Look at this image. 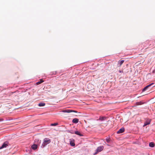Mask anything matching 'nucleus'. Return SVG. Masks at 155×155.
I'll use <instances>...</instances> for the list:
<instances>
[{
  "mask_svg": "<svg viewBox=\"0 0 155 155\" xmlns=\"http://www.w3.org/2000/svg\"><path fill=\"white\" fill-rule=\"evenodd\" d=\"M107 118L105 117L100 116L99 119H97V124L99 125L103 124L104 121L106 120Z\"/></svg>",
  "mask_w": 155,
  "mask_h": 155,
  "instance_id": "nucleus-1",
  "label": "nucleus"
},
{
  "mask_svg": "<svg viewBox=\"0 0 155 155\" xmlns=\"http://www.w3.org/2000/svg\"><path fill=\"white\" fill-rule=\"evenodd\" d=\"M43 141L42 145V147H44L46 145L50 143L51 142V140L47 138H45L44 139Z\"/></svg>",
  "mask_w": 155,
  "mask_h": 155,
  "instance_id": "nucleus-2",
  "label": "nucleus"
},
{
  "mask_svg": "<svg viewBox=\"0 0 155 155\" xmlns=\"http://www.w3.org/2000/svg\"><path fill=\"white\" fill-rule=\"evenodd\" d=\"M151 121V119H147L146 120V121L144 123V125L143 127H144L145 126H147V125L150 124Z\"/></svg>",
  "mask_w": 155,
  "mask_h": 155,
  "instance_id": "nucleus-3",
  "label": "nucleus"
},
{
  "mask_svg": "<svg viewBox=\"0 0 155 155\" xmlns=\"http://www.w3.org/2000/svg\"><path fill=\"white\" fill-rule=\"evenodd\" d=\"M62 112L64 113H70L71 112H77V111L74 110H62Z\"/></svg>",
  "mask_w": 155,
  "mask_h": 155,
  "instance_id": "nucleus-4",
  "label": "nucleus"
},
{
  "mask_svg": "<svg viewBox=\"0 0 155 155\" xmlns=\"http://www.w3.org/2000/svg\"><path fill=\"white\" fill-rule=\"evenodd\" d=\"M8 143L7 141L5 142L0 148V149L6 147L8 146Z\"/></svg>",
  "mask_w": 155,
  "mask_h": 155,
  "instance_id": "nucleus-5",
  "label": "nucleus"
},
{
  "mask_svg": "<svg viewBox=\"0 0 155 155\" xmlns=\"http://www.w3.org/2000/svg\"><path fill=\"white\" fill-rule=\"evenodd\" d=\"M154 84V83H152L146 86L143 90V91H146L147 88Z\"/></svg>",
  "mask_w": 155,
  "mask_h": 155,
  "instance_id": "nucleus-6",
  "label": "nucleus"
},
{
  "mask_svg": "<svg viewBox=\"0 0 155 155\" xmlns=\"http://www.w3.org/2000/svg\"><path fill=\"white\" fill-rule=\"evenodd\" d=\"M104 148L103 146H101L97 147V153L102 151Z\"/></svg>",
  "mask_w": 155,
  "mask_h": 155,
  "instance_id": "nucleus-7",
  "label": "nucleus"
},
{
  "mask_svg": "<svg viewBox=\"0 0 155 155\" xmlns=\"http://www.w3.org/2000/svg\"><path fill=\"white\" fill-rule=\"evenodd\" d=\"M70 144L72 146L74 147L75 145V143H74V140H73V139H70Z\"/></svg>",
  "mask_w": 155,
  "mask_h": 155,
  "instance_id": "nucleus-8",
  "label": "nucleus"
},
{
  "mask_svg": "<svg viewBox=\"0 0 155 155\" xmlns=\"http://www.w3.org/2000/svg\"><path fill=\"white\" fill-rule=\"evenodd\" d=\"M124 131V128H121V129H119V130H118L117 133V134H120L122 133Z\"/></svg>",
  "mask_w": 155,
  "mask_h": 155,
  "instance_id": "nucleus-9",
  "label": "nucleus"
},
{
  "mask_svg": "<svg viewBox=\"0 0 155 155\" xmlns=\"http://www.w3.org/2000/svg\"><path fill=\"white\" fill-rule=\"evenodd\" d=\"M124 60H122L121 61H119L118 62V65H119V67H120L121 65L123 64V63L124 62Z\"/></svg>",
  "mask_w": 155,
  "mask_h": 155,
  "instance_id": "nucleus-10",
  "label": "nucleus"
},
{
  "mask_svg": "<svg viewBox=\"0 0 155 155\" xmlns=\"http://www.w3.org/2000/svg\"><path fill=\"white\" fill-rule=\"evenodd\" d=\"M79 121L78 119L77 118H74L72 120V122L75 124H76L78 123Z\"/></svg>",
  "mask_w": 155,
  "mask_h": 155,
  "instance_id": "nucleus-11",
  "label": "nucleus"
},
{
  "mask_svg": "<svg viewBox=\"0 0 155 155\" xmlns=\"http://www.w3.org/2000/svg\"><path fill=\"white\" fill-rule=\"evenodd\" d=\"M74 133L75 134L79 135L81 136H83L78 131H75L74 132Z\"/></svg>",
  "mask_w": 155,
  "mask_h": 155,
  "instance_id": "nucleus-12",
  "label": "nucleus"
},
{
  "mask_svg": "<svg viewBox=\"0 0 155 155\" xmlns=\"http://www.w3.org/2000/svg\"><path fill=\"white\" fill-rule=\"evenodd\" d=\"M37 147V145L36 144H33L31 146L33 150L36 149Z\"/></svg>",
  "mask_w": 155,
  "mask_h": 155,
  "instance_id": "nucleus-13",
  "label": "nucleus"
},
{
  "mask_svg": "<svg viewBox=\"0 0 155 155\" xmlns=\"http://www.w3.org/2000/svg\"><path fill=\"white\" fill-rule=\"evenodd\" d=\"M45 105V104L44 103H40L38 104V105L39 107H42L44 106Z\"/></svg>",
  "mask_w": 155,
  "mask_h": 155,
  "instance_id": "nucleus-14",
  "label": "nucleus"
},
{
  "mask_svg": "<svg viewBox=\"0 0 155 155\" xmlns=\"http://www.w3.org/2000/svg\"><path fill=\"white\" fill-rule=\"evenodd\" d=\"M143 104V103L141 101H139L137 102L136 103V105H141Z\"/></svg>",
  "mask_w": 155,
  "mask_h": 155,
  "instance_id": "nucleus-15",
  "label": "nucleus"
},
{
  "mask_svg": "<svg viewBox=\"0 0 155 155\" xmlns=\"http://www.w3.org/2000/svg\"><path fill=\"white\" fill-rule=\"evenodd\" d=\"M149 146L151 147H153L154 146V143L153 142H151L149 143Z\"/></svg>",
  "mask_w": 155,
  "mask_h": 155,
  "instance_id": "nucleus-16",
  "label": "nucleus"
},
{
  "mask_svg": "<svg viewBox=\"0 0 155 155\" xmlns=\"http://www.w3.org/2000/svg\"><path fill=\"white\" fill-rule=\"evenodd\" d=\"M43 82H44V81H43L42 79H41L40 80V81H38V82H37L36 84L37 85H38L39 84H41Z\"/></svg>",
  "mask_w": 155,
  "mask_h": 155,
  "instance_id": "nucleus-17",
  "label": "nucleus"
},
{
  "mask_svg": "<svg viewBox=\"0 0 155 155\" xmlns=\"http://www.w3.org/2000/svg\"><path fill=\"white\" fill-rule=\"evenodd\" d=\"M58 125V123H54V124H51V126H56L57 125Z\"/></svg>",
  "mask_w": 155,
  "mask_h": 155,
  "instance_id": "nucleus-18",
  "label": "nucleus"
},
{
  "mask_svg": "<svg viewBox=\"0 0 155 155\" xmlns=\"http://www.w3.org/2000/svg\"><path fill=\"white\" fill-rule=\"evenodd\" d=\"M106 141L107 143H109L110 140V138H107L106 139Z\"/></svg>",
  "mask_w": 155,
  "mask_h": 155,
  "instance_id": "nucleus-19",
  "label": "nucleus"
},
{
  "mask_svg": "<svg viewBox=\"0 0 155 155\" xmlns=\"http://www.w3.org/2000/svg\"><path fill=\"white\" fill-rule=\"evenodd\" d=\"M152 72L153 73H154L155 72V69Z\"/></svg>",
  "mask_w": 155,
  "mask_h": 155,
  "instance_id": "nucleus-20",
  "label": "nucleus"
},
{
  "mask_svg": "<svg viewBox=\"0 0 155 155\" xmlns=\"http://www.w3.org/2000/svg\"><path fill=\"white\" fill-rule=\"evenodd\" d=\"M3 120V119H0V121H1Z\"/></svg>",
  "mask_w": 155,
  "mask_h": 155,
  "instance_id": "nucleus-21",
  "label": "nucleus"
},
{
  "mask_svg": "<svg viewBox=\"0 0 155 155\" xmlns=\"http://www.w3.org/2000/svg\"><path fill=\"white\" fill-rule=\"evenodd\" d=\"M90 85H91V84H89L88 85V86H87V88H88V87H89V86H90Z\"/></svg>",
  "mask_w": 155,
  "mask_h": 155,
  "instance_id": "nucleus-22",
  "label": "nucleus"
},
{
  "mask_svg": "<svg viewBox=\"0 0 155 155\" xmlns=\"http://www.w3.org/2000/svg\"><path fill=\"white\" fill-rule=\"evenodd\" d=\"M97 153V152H96L94 153V155H95V154H96Z\"/></svg>",
  "mask_w": 155,
  "mask_h": 155,
  "instance_id": "nucleus-23",
  "label": "nucleus"
},
{
  "mask_svg": "<svg viewBox=\"0 0 155 155\" xmlns=\"http://www.w3.org/2000/svg\"><path fill=\"white\" fill-rule=\"evenodd\" d=\"M72 133V134H74V132H73V133Z\"/></svg>",
  "mask_w": 155,
  "mask_h": 155,
  "instance_id": "nucleus-24",
  "label": "nucleus"
}]
</instances>
